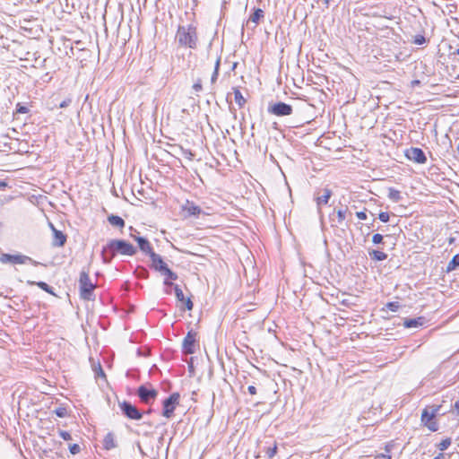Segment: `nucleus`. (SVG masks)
I'll list each match as a JSON object with an SVG mask.
<instances>
[{"instance_id": "obj_1", "label": "nucleus", "mask_w": 459, "mask_h": 459, "mask_svg": "<svg viewBox=\"0 0 459 459\" xmlns=\"http://www.w3.org/2000/svg\"><path fill=\"white\" fill-rule=\"evenodd\" d=\"M137 248L125 239H111L101 250L103 263L110 264L117 255L133 256L136 254Z\"/></svg>"}, {"instance_id": "obj_2", "label": "nucleus", "mask_w": 459, "mask_h": 459, "mask_svg": "<svg viewBox=\"0 0 459 459\" xmlns=\"http://www.w3.org/2000/svg\"><path fill=\"white\" fill-rule=\"evenodd\" d=\"M176 40L181 47L195 49L198 43L196 27L193 24L187 26L179 25L176 34Z\"/></svg>"}, {"instance_id": "obj_3", "label": "nucleus", "mask_w": 459, "mask_h": 459, "mask_svg": "<svg viewBox=\"0 0 459 459\" xmlns=\"http://www.w3.org/2000/svg\"><path fill=\"white\" fill-rule=\"evenodd\" d=\"M79 288L82 299L86 300L94 299V290L96 285L91 282L89 273L86 271H82L80 273Z\"/></svg>"}, {"instance_id": "obj_4", "label": "nucleus", "mask_w": 459, "mask_h": 459, "mask_svg": "<svg viewBox=\"0 0 459 459\" xmlns=\"http://www.w3.org/2000/svg\"><path fill=\"white\" fill-rule=\"evenodd\" d=\"M118 406L123 415L129 420H140L143 416V412L128 401L119 402Z\"/></svg>"}, {"instance_id": "obj_5", "label": "nucleus", "mask_w": 459, "mask_h": 459, "mask_svg": "<svg viewBox=\"0 0 459 459\" xmlns=\"http://www.w3.org/2000/svg\"><path fill=\"white\" fill-rule=\"evenodd\" d=\"M268 113L276 117L290 116L293 112L292 106L282 101L270 102L267 108Z\"/></svg>"}, {"instance_id": "obj_6", "label": "nucleus", "mask_w": 459, "mask_h": 459, "mask_svg": "<svg viewBox=\"0 0 459 459\" xmlns=\"http://www.w3.org/2000/svg\"><path fill=\"white\" fill-rule=\"evenodd\" d=\"M438 410L439 407L431 408V410L425 408L421 413V422L433 432L438 429L437 423L434 420Z\"/></svg>"}, {"instance_id": "obj_7", "label": "nucleus", "mask_w": 459, "mask_h": 459, "mask_svg": "<svg viewBox=\"0 0 459 459\" xmlns=\"http://www.w3.org/2000/svg\"><path fill=\"white\" fill-rule=\"evenodd\" d=\"M136 394L142 403L150 404L155 401L158 392L147 385H141L136 390Z\"/></svg>"}, {"instance_id": "obj_8", "label": "nucleus", "mask_w": 459, "mask_h": 459, "mask_svg": "<svg viewBox=\"0 0 459 459\" xmlns=\"http://www.w3.org/2000/svg\"><path fill=\"white\" fill-rule=\"evenodd\" d=\"M179 398L180 395L178 393H172L163 401L162 416L169 419L173 415L176 406L179 403Z\"/></svg>"}, {"instance_id": "obj_9", "label": "nucleus", "mask_w": 459, "mask_h": 459, "mask_svg": "<svg viewBox=\"0 0 459 459\" xmlns=\"http://www.w3.org/2000/svg\"><path fill=\"white\" fill-rule=\"evenodd\" d=\"M0 262L3 264L6 263H12V264H25L27 262L31 263L34 265L40 264L39 262L34 261L30 256L24 255H10V254H3L0 256Z\"/></svg>"}, {"instance_id": "obj_10", "label": "nucleus", "mask_w": 459, "mask_h": 459, "mask_svg": "<svg viewBox=\"0 0 459 459\" xmlns=\"http://www.w3.org/2000/svg\"><path fill=\"white\" fill-rule=\"evenodd\" d=\"M197 344L196 333L193 330L189 331L183 339L182 349L185 354H194Z\"/></svg>"}, {"instance_id": "obj_11", "label": "nucleus", "mask_w": 459, "mask_h": 459, "mask_svg": "<svg viewBox=\"0 0 459 459\" xmlns=\"http://www.w3.org/2000/svg\"><path fill=\"white\" fill-rule=\"evenodd\" d=\"M405 156L410 160H412L419 164H424L427 162V157L422 149L418 147H411L405 151Z\"/></svg>"}, {"instance_id": "obj_12", "label": "nucleus", "mask_w": 459, "mask_h": 459, "mask_svg": "<svg viewBox=\"0 0 459 459\" xmlns=\"http://www.w3.org/2000/svg\"><path fill=\"white\" fill-rule=\"evenodd\" d=\"M332 195H333L332 190H330L329 188H324V189L319 190V191H317L316 193L315 200H316V205H317L318 213L321 216H322L321 206L323 204H328Z\"/></svg>"}, {"instance_id": "obj_13", "label": "nucleus", "mask_w": 459, "mask_h": 459, "mask_svg": "<svg viewBox=\"0 0 459 459\" xmlns=\"http://www.w3.org/2000/svg\"><path fill=\"white\" fill-rule=\"evenodd\" d=\"M181 210L186 218L187 217H195L198 218L202 213V209L200 206L196 205L194 202L186 200L184 204L181 206Z\"/></svg>"}, {"instance_id": "obj_14", "label": "nucleus", "mask_w": 459, "mask_h": 459, "mask_svg": "<svg viewBox=\"0 0 459 459\" xmlns=\"http://www.w3.org/2000/svg\"><path fill=\"white\" fill-rule=\"evenodd\" d=\"M149 256L152 261L151 268L153 270L161 273L166 269V267H168V264L163 261V258L154 251L152 252Z\"/></svg>"}, {"instance_id": "obj_15", "label": "nucleus", "mask_w": 459, "mask_h": 459, "mask_svg": "<svg viewBox=\"0 0 459 459\" xmlns=\"http://www.w3.org/2000/svg\"><path fill=\"white\" fill-rule=\"evenodd\" d=\"M174 291L178 301L183 303L186 310H192L194 307L192 300L189 298H185L184 293L178 285L174 286Z\"/></svg>"}, {"instance_id": "obj_16", "label": "nucleus", "mask_w": 459, "mask_h": 459, "mask_svg": "<svg viewBox=\"0 0 459 459\" xmlns=\"http://www.w3.org/2000/svg\"><path fill=\"white\" fill-rule=\"evenodd\" d=\"M66 238L67 237L64 232L54 229L52 246L56 247H64L66 243Z\"/></svg>"}, {"instance_id": "obj_17", "label": "nucleus", "mask_w": 459, "mask_h": 459, "mask_svg": "<svg viewBox=\"0 0 459 459\" xmlns=\"http://www.w3.org/2000/svg\"><path fill=\"white\" fill-rule=\"evenodd\" d=\"M135 241L138 245V247L140 248V250L146 254V255H150L152 254V252H153V249L151 246V243L149 242V240L144 238V237H137L135 238Z\"/></svg>"}, {"instance_id": "obj_18", "label": "nucleus", "mask_w": 459, "mask_h": 459, "mask_svg": "<svg viewBox=\"0 0 459 459\" xmlns=\"http://www.w3.org/2000/svg\"><path fill=\"white\" fill-rule=\"evenodd\" d=\"M103 448L106 450H111L117 446V443L116 440L115 434L113 432H108L103 441H102Z\"/></svg>"}, {"instance_id": "obj_19", "label": "nucleus", "mask_w": 459, "mask_h": 459, "mask_svg": "<svg viewBox=\"0 0 459 459\" xmlns=\"http://www.w3.org/2000/svg\"><path fill=\"white\" fill-rule=\"evenodd\" d=\"M424 323H425V318L423 316H420L417 318L404 319L403 325L406 328H417L419 326L423 325Z\"/></svg>"}, {"instance_id": "obj_20", "label": "nucleus", "mask_w": 459, "mask_h": 459, "mask_svg": "<svg viewBox=\"0 0 459 459\" xmlns=\"http://www.w3.org/2000/svg\"><path fill=\"white\" fill-rule=\"evenodd\" d=\"M263 17H264V11L260 8L255 9L254 13L251 14L249 20L247 21V25L248 26V24L250 22H253L255 24L254 27H255L256 24L261 20V18H263Z\"/></svg>"}, {"instance_id": "obj_21", "label": "nucleus", "mask_w": 459, "mask_h": 459, "mask_svg": "<svg viewBox=\"0 0 459 459\" xmlns=\"http://www.w3.org/2000/svg\"><path fill=\"white\" fill-rule=\"evenodd\" d=\"M108 221L114 227L123 228L125 227V221L118 215L111 214L108 217Z\"/></svg>"}, {"instance_id": "obj_22", "label": "nucleus", "mask_w": 459, "mask_h": 459, "mask_svg": "<svg viewBox=\"0 0 459 459\" xmlns=\"http://www.w3.org/2000/svg\"><path fill=\"white\" fill-rule=\"evenodd\" d=\"M368 255L374 261H384L387 258V255L379 250H369Z\"/></svg>"}, {"instance_id": "obj_23", "label": "nucleus", "mask_w": 459, "mask_h": 459, "mask_svg": "<svg viewBox=\"0 0 459 459\" xmlns=\"http://www.w3.org/2000/svg\"><path fill=\"white\" fill-rule=\"evenodd\" d=\"M28 284L30 285H37L39 288H40L41 290H45L46 292L48 293H50L52 295H54V292H53V288L50 287L48 283H46L45 281H28Z\"/></svg>"}, {"instance_id": "obj_24", "label": "nucleus", "mask_w": 459, "mask_h": 459, "mask_svg": "<svg viewBox=\"0 0 459 459\" xmlns=\"http://www.w3.org/2000/svg\"><path fill=\"white\" fill-rule=\"evenodd\" d=\"M233 90L235 102L238 105L239 108H243L246 103V99L243 97L241 91L238 89L234 88Z\"/></svg>"}, {"instance_id": "obj_25", "label": "nucleus", "mask_w": 459, "mask_h": 459, "mask_svg": "<svg viewBox=\"0 0 459 459\" xmlns=\"http://www.w3.org/2000/svg\"><path fill=\"white\" fill-rule=\"evenodd\" d=\"M388 197L394 203H398L402 200L401 192L393 187L388 189Z\"/></svg>"}, {"instance_id": "obj_26", "label": "nucleus", "mask_w": 459, "mask_h": 459, "mask_svg": "<svg viewBox=\"0 0 459 459\" xmlns=\"http://www.w3.org/2000/svg\"><path fill=\"white\" fill-rule=\"evenodd\" d=\"M220 65H221V57H218L216 59V62H215L214 71H213V73L212 74V77H211V82L212 83H214L217 81V79H218Z\"/></svg>"}, {"instance_id": "obj_27", "label": "nucleus", "mask_w": 459, "mask_h": 459, "mask_svg": "<svg viewBox=\"0 0 459 459\" xmlns=\"http://www.w3.org/2000/svg\"><path fill=\"white\" fill-rule=\"evenodd\" d=\"M459 266V254L454 255L452 260L448 263L447 271H453Z\"/></svg>"}, {"instance_id": "obj_28", "label": "nucleus", "mask_w": 459, "mask_h": 459, "mask_svg": "<svg viewBox=\"0 0 459 459\" xmlns=\"http://www.w3.org/2000/svg\"><path fill=\"white\" fill-rule=\"evenodd\" d=\"M164 276H166L165 279L170 280V281H176L178 279V274L174 273L172 270H170L168 267L161 273Z\"/></svg>"}, {"instance_id": "obj_29", "label": "nucleus", "mask_w": 459, "mask_h": 459, "mask_svg": "<svg viewBox=\"0 0 459 459\" xmlns=\"http://www.w3.org/2000/svg\"><path fill=\"white\" fill-rule=\"evenodd\" d=\"M451 445V438L447 437V438H445L443 439L438 445H437V448L440 450V451H445Z\"/></svg>"}, {"instance_id": "obj_30", "label": "nucleus", "mask_w": 459, "mask_h": 459, "mask_svg": "<svg viewBox=\"0 0 459 459\" xmlns=\"http://www.w3.org/2000/svg\"><path fill=\"white\" fill-rule=\"evenodd\" d=\"M54 413L59 418H65L68 414L66 408L62 406L56 408Z\"/></svg>"}, {"instance_id": "obj_31", "label": "nucleus", "mask_w": 459, "mask_h": 459, "mask_svg": "<svg viewBox=\"0 0 459 459\" xmlns=\"http://www.w3.org/2000/svg\"><path fill=\"white\" fill-rule=\"evenodd\" d=\"M277 453V445L274 444V446L273 447H268L265 451V454L268 457V459H273V457L276 455Z\"/></svg>"}, {"instance_id": "obj_32", "label": "nucleus", "mask_w": 459, "mask_h": 459, "mask_svg": "<svg viewBox=\"0 0 459 459\" xmlns=\"http://www.w3.org/2000/svg\"><path fill=\"white\" fill-rule=\"evenodd\" d=\"M346 212H347V208L342 210V209H340L336 212V214H337V219H338V222L341 223L342 222L345 218H346Z\"/></svg>"}, {"instance_id": "obj_33", "label": "nucleus", "mask_w": 459, "mask_h": 459, "mask_svg": "<svg viewBox=\"0 0 459 459\" xmlns=\"http://www.w3.org/2000/svg\"><path fill=\"white\" fill-rule=\"evenodd\" d=\"M138 277L147 278L149 276V272L144 267H138L135 270Z\"/></svg>"}, {"instance_id": "obj_34", "label": "nucleus", "mask_w": 459, "mask_h": 459, "mask_svg": "<svg viewBox=\"0 0 459 459\" xmlns=\"http://www.w3.org/2000/svg\"><path fill=\"white\" fill-rule=\"evenodd\" d=\"M412 42L416 45H423L427 42V39L423 35H416Z\"/></svg>"}, {"instance_id": "obj_35", "label": "nucleus", "mask_w": 459, "mask_h": 459, "mask_svg": "<svg viewBox=\"0 0 459 459\" xmlns=\"http://www.w3.org/2000/svg\"><path fill=\"white\" fill-rule=\"evenodd\" d=\"M383 239H384L383 235H381L379 233L374 234L373 237H372V242L375 245L382 244L383 243Z\"/></svg>"}, {"instance_id": "obj_36", "label": "nucleus", "mask_w": 459, "mask_h": 459, "mask_svg": "<svg viewBox=\"0 0 459 459\" xmlns=\"http://www.w3.org/2000/svg\"><path fill=\"white\" fill-rule=\"evenodd\" d=\"M386 307H387L390 311H392V312H396V311L398 310V308L400 307V305H399V303H398V302H394V301H393V302H388V303L386 304Z\"/></svg>"}, {"instance_id": "obj_37", "label": "nucleus", "mask_w": 459, "mask_h": 459, "mask_svg": "<svg viewBox=\"0 0 459 459\" xmlns=\"http://www.w3.org/2000/svg\"><path fill=\"white\" fill-rule=\"evenodd\" d=\"M93 370L95 372L96 377H105L104 370L102 369L101 365L99 363L97 367H93Z\"/></svg>"}, {"instance_id": "obj_38", "label": "nucleus", "mask_w": 459, "mask_h": 459, "mask_svg": "<svg viewBox=\"0 0 459 459\" xmlns=\"http://www.w3.org/2000/svg\"><path fill=\"white\" fill-rule=\"evenodd\" d=\"M69 451L72 455H77L81 451V447L77 444H73L69 446Z\"/></svg>"}, {"instance_id": "obj_39", "label": "nucleus", "mask_w": 459, "mask_h": 459, "mask_svg": "<svg viewBox=\"0 0 459 459\" xmlns=\"http://www.w3.org/2000/svg\"><path fill=\"white\" fill-rule=\"evenodd\" d=\"M378 219L382 221V222H387L389 221V219H390V214L386 212H381L379 214H378Z\"/></svg>"}, {"instance_id": "obj_40", "label": "nucleus", "mask_w": 459, "mask_h": 459, "mask_svg": "<svg viewBox=\"0 0 459 459\" xmlns=\"http://www.w3.org/2000/svg\"><path fill=\"white\" fill-rule=\"evenodd\" d=\"M16 112L19 114H26L29 112V108L20 103L16 106Z\"/></svg>"}, {"instance_id": "obj_41", "label": "nucleus", "mask_w": 459, "mask_h": 459, "mask_svg": "<svg viewBox=\"0 0 459 459\" xmlns=\"http://www.w3.org/2000/svg\"><path fill=\"white\" fill-rule=\"evenodd\" d=\"M59 436L64 440H71L72 439L71 434L69 432L65 431V430H59Z\"/></svg>"}, {"instance_id": "obj_42", "label": "nucleus", "mask_w": 459, "mask_h": 459, "mask_svg": "<svg viewBox=\"0 0 459 459\" xmlns=\"http://www.w3.org/2000/svg\"><path fill=\"white\" fill-rule=\"evenodd\" d=\"M193 89L195 92H198L200 91H202L203 89V86H202V82H201V79H198L193 85Z\"/></svg>"}, {"instance_id": "obj_43", "label": "nucleus", "mask_w": 459, "mask_h": 459, "mask_svg": "<svg viewBox=\"0 0 459 459\" xmlns=\"http://www.w3.org/2000/svg\"><path fill=\"white\" fill-rule=\"evenodd\" d=\"M72 102V100L70 98H67L65 100H64L60 104H59V108H65L66 107H68Z\"/></svg>"}, {"instance_id": "obj_44", "label": "nucleus", "mask_w": 459, "mask_h": 459, "mask_svg": "<svg viewBox=\"0 0 459 459\" xmlns=\"http://www.w3.org/2000/svg\"><path fill=\"white\" fill-rule=\"evenodd\" d=\"M130 238H132L134 241L137 237H141L139 235V232H137L136 230H134L133 227H130Z\"/></svg>"}, {"instance_id": "obj_45", "label": "nucleus", "mask_w": 459, "mask_h": 459, "mask_svg": "<svg viewBox=\"0 0 459 459\" xmlns=\"http://www.w3.org/2000/svg\"><path fill=\"white\" fill-rule=\"evenodd\" d=\"M356 216L361 221L367 220V214L365 212H356Z\"/></svg>"}, {"instance_id": "obj_46", "label": "nucleus", "mask_w": 459, "mask_h": 459, "mask_svg": "<svg viewBox=\"0 0 459 459\" xmlns=\"http://www.w3.org/2000/svg\"><path fill=\"white\" fill-rule=\"evenodd\" d=\"M247 391H248V393H249L250 394H252V395L256 394V388H255V386H254V385H249V386L247 387Z\"/></svg>"}, {"instance_id": "obj_47", "label": "nucleus", "mask_w": 459, "mask_h": 459, "mask_svg": "<svg viewBox=\"0 0 459 459\" xmlns=\"http://www.w3.org/2000/svg\"><path fill=\"white\" fill-rule=\"evenodd\" d=\"M181 150H182L183 153L185 154V156L187 157L188 159L191 160L192 157L194 156L193 153L190 151L183 150L182 148H181Z\"/></svg>"}, {"instance_id": "obj_48", "label": "nucleus", "mask_w": 459, "mask_h": 459, "mask_svg": "<svg viewBox=\"0 0 459 459\" xmlns=\"http://www.w3.org/2000/svg\"><path fill=\"white\" fill-rule=\"evenodd\" d=\"M377 459H391V455L388 454H380L377 456Z\"/></svg>"}, {"instance_id": "obj_49", "label": "nucleus", "mask_w": 459, "mask_h": 459, "mask_svg": "<svg viewBox=\"0 0 459 459\" xmlns=\"http://www.w3.org/2000/svg\"><path fill=\"white\" fill-rule=\"evenodd\" d=\"M163 283L167 287H174L175 286V284H173L172 281L168 280V279H165Z\"/></svg>"}, {"instance_id": "obj_50", "label": "nucleus", "mask_w": 459, "mask_h": 459, "mask_svg": "<svg viewBox=\"0 0 459 459\" xmlns=\"http://www.w3.org/2000/svg\"><path fill=\"white\" fill-rule=\"evenodd\" d=\"M454 407L456 410L457 414H459V399L455 403Z\"/></svg>"}, {"instance_id": "obj_51", "label": "nucleus", "mask_w": 459, "mask_h": 459, "mask_svg": "<svg viewBox=\"0 0 459 459\" xmlns=\"http://www.w3.org/2000/svg\"><path fill=\"white\" fill-rule=\"evenodd\" d=\"M433 459H444V455L443 454H439L437 456H435Z\"/></svg>"}, {"instance_id": "obj_52", "label": "nucleus", "mask_w": 459, "mask_h": 459, "mask_svg": "<svg viewBox=\"0 0 459 459\" xmlns=\"http://www.w3.org/2000/svg\"><path fill=\"white\" fill-rule=\"evenodd\" d=\"M49 229H51L52 232H54V229H56V227L53 223L49 222Z\"/></svg>"}, {"instance_id": "obj_53", "label": "nucleus", "mask_w": 459, "mask_h": 459, "mask_svg": "<svg viewBox=\"0 0 459 459\" xmlns=\"http://www.w3.org/2000/svg\"><path fill=\"white\" fill-rule=\"evenodd\" d=\"M137 446H138L139 451H140L142 454H143V449H142V447H141V446H140V444H139V443L137 444Z\"/></svg>"}, {"instance_id": "obj_54", "label": "nucleus", "mask_w": 459, "mask_h": 459, "mask_svg": "<svg viewBox=\"0 0 459 459\" xmlns=\"http://www.w3.org/2000/svg\"><path fill=\"white\" fill-rule=\"evenodd\" d=\"M166 293H167V294H170V293H171V290H166Z\"/></svg>"}, {"instance_id": "obj_55", "label": "nucleus", "mask_w": 459, "mask_h": 459, "mask_svg": "<svg viewBox=\"0 0 459 459\" xmlns=\"http://www.w3.org/2000/svg\"><path fill=\"white\" fill-rule=\"evenodd\" d=\"M414 83L418 84V83H420V81H414Z\"/></svg>"}]
</instances>
